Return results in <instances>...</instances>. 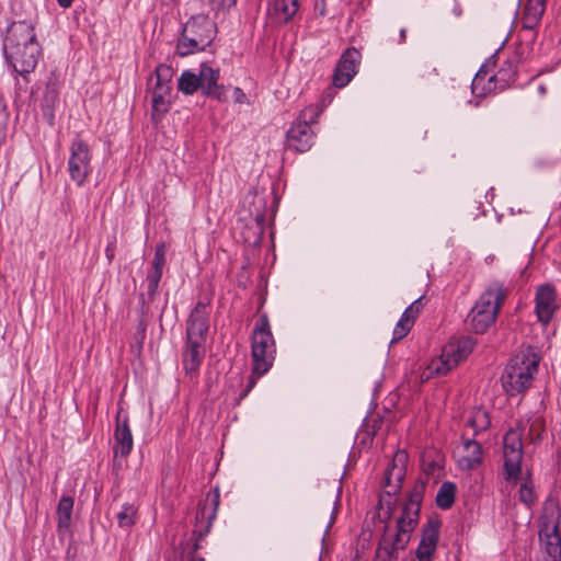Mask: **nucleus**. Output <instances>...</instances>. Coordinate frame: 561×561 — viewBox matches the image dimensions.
<instances>
[{
    "instance_id": "23",
    "label": "nucleus",
    "mask_w": 561,
    "mask_h": 561,
    "mask_svg": "<svg viewBox=\"0 0 561 561\" xmlns=\"http://www.w3.org/2000/svg\"><path fill=\"white\" fill-rule=\"evenodd\" d=\"M477 342L471 336H462L445 345V356L454 355L459 364L473 351Z\"/></svg>"
},
{
    "instance_id": "47",
    "label": "nucleus",
    "mask_w": 561,
    "mask_h": 561,
    "mask_svg": "<svg viewBox=\"0 0 561 561\" xmlns=\"http://www.w3.org/2000/svg\"><path fill=\"white\" fill-rule=\"evenodd\" d=\"M405 39H407V28L403 27L399 32V43L403 44V43H405Z\"/></svg>"
},
{
    "instance_id": "49",
    "label": "nucleus",
    "mask_w": 561,
    "mask_h": 561,
    "mask_svg": "<svg viewBox=\"0 0 561 561\" xmlns=\"http://www.w3.org/2000/svg\"><path fill=\"white\" fill-rule=\"evenodd\" d=\"M538 90H539L540 94H545V93H546V91H547L546 87H545V85H542V84H541V85H539Z\"/></svg>"
},
{
    "instance_id": "22",
    "label": "nucleus",
    "mask_w": 561,
    "mask_h": 561,
    "mask_svg": "<svg viewBox=\"0 0 561 561\" xmlns=\"http://www.w3.org/2000/svg\"><path fill=\"white\" fill-rule=\"evenodd\" d=\"M463 448L466 455L460 458L459 466L465 470L477 469L483 460V450L481 444L478 443L474 438H466L463 439Z\"/></svg>"
},
{
    "instance_id": "35",
    "label": "nucleus",
    "mask_w": 561,
    "mask_h": 561,
    "mask_svg": "<svg viewBox=\"0 0 561 561\" xmlns=\"http://www.w3.org/2000/svg\"><path fill=\"white\" fill-rule=\"evenodd\" d=\"M414 323L415 322L403 312L393 329L391 343H397L405 337L413 328Z\"/></svg>"
},
{
    "instance_id": "27",
    "label": "nucleus",
    "mask_w": 561,
    "mask_h": 561,
    "mask_svg": "<svg viewBox=\"0 0 561 561\" xmlns=\"http://www.w3.org/2000/svg\"><path fill=\"white\" fill-rule=\"evenodd\" d=\"M199 72L195 73L191 70H184L178 81V90L185 95H192L199 90Z\"/></svg>"
},
{
    "instance_id": "16",
    "label": "nucleus",
    "mask_w": 561,
    "mask_h": 561,
    "mask_svg": "<svg viewBox=\"0 0 561 561\" xmlns=\"http://www.w3.org/2000/svg\"><path fill=\"white\" fill-rule=\"evenodd\" d=\"M209 329V302L198 301L186 321V339L206 340Z\"/></svg>"
},
{
    "instance_id": "10",
    "label": "nucleus",
    "mask_w": 561,
    "mask_h": 561,
    "mask_svg": "<svg viewBox=\"0 0 561 561\" xmlns=\"http://www.w3.org/2000/svg\"><path fill=\"white\" fill-rule=\"evenodd\" d=\"M113 437V470L118 471L122 467L118 458H127L134 447V438L129 426V417L127 413H123L122 408L118 409L115 416V430Z\"/></svg>"
},
{
    "instance_id": "33",
    "label": "nucleus",
    "mask_w": 561,
    "mask_h": 561,
    "mask_svg": "<svg viewBox=\"0 0 561 561\" xmlns=\"http://www.w3.org/2000/svg\"><path fill=\"white\" fill-rule=\"evenodd\" d=\"M170 99L167 96L152 95L151 98V118L158 123L170 110Z\"/></svg>"
},
{
    "instance_id": "40",
    "label": "nucleus",
    "mask_w": 561,
    "mask_h": 561,
    "mask_svg": "<svg viewBox=\"0 0 561 561\" xmlns=\"http://www.w3.org/2000/svg\"><path fill=\"white\" fill-rule=\"evenodd\" d=\"M236 2L237 0H210L213 8L218 11L230 9Z\"/></svg>"
},
{
    "instance_id": "29",
    "label": "nucleus",
    "mask_w": 561,
    "mask_h": 561,
    "mask_svg": "<svg viewBox=\"0 0 561 561\" xmlns=\"http://www.w3.org/2000/svg\"><path fill=\"white\" fill-rule=\"evenodd\" d=\"M546 9V0H528L525 10L524 16L528 26L530 27L533 24H537L541 19Z\"/></svg>"
},
{
    "instance_id": "46",
    "label": "nucleus",
    "mask_w": 561,
    "mask_h": 561,
    "mask_svg": "<svg viewBox=\"0 0 561 561\" xmlns=\"http://www.w3.org/2000/svg\"><path fill=\"white\" fill-rule=\"evenodd\" d=\"M56 1L59 4V7H61L64 9L70 8L73 2V0H56Z\"/></svg>"
},
{
    "instance_id": "20",
    "label": "nucleus",
    "mask_w": 561,
    "mask_h": 561,
    "mask_svg": "<svg viewBox=\"0 0 561 561\" xmlns=\"http://www.w3.org/2000/svg\"><path fill=\"white\" fill-rule=\"evenodd\" d=\"M299 0H273L268 3L267 16L273 24H286L299 10Z\"/></svg>"
},
{
    "instance_id": "4",
    "label": "nucleus",
    "mask_w": 561,
    "mask_h": 561,
    "mask_svg": "<svg viewBox=\"0 0 561 561\" xmlns=\"http://www.w3.org/2000/svg\"><path fill=\"white\" fill-rule=\"evenodd\" d=\"M540 359V356L533 347L520 352L512 359L501 376L504 392L510 397H514L527 390L531 385L534 376L538 373Z\"/></svg>"
},
{
    "instance_id": "37",
    "label": "nucleus",
    "mask_w": 561,
    "mask_h": 561,
    "mask_svg": "<svg viewBox=\"0 0 561 561\" xmlns=\"http://www.w3.org/2000/svg\"><path fill=\"white\" fill-rule=\"evenodd\" d=\"M496 55H492L488 61L485 64H483L479 71L477 72L476 77L473 78V81H472V89L473 91L478 88V85L480 84L481 81L484 80V78L489 75L490 72V68L491 67H494L495 64H496Z\"/></svg>"
},
{
    "instance_id": "6",
    "label": "nucleus",
    "mask_w": 561,
    "mask_h": 561,
    "mask_svg": "<svg viewBox=\"0 0 561 561\" xmlns=\"http://www.w3.org/2000/svg\"><path fill=\"white\" fill-rule=\"evenodd\" d=\"M216 24L205 14L193 15L182 28L181 37L176 44V53L187 56L205 50L216 36Z\"/></svg>"
},
{
    "instance_id": "31",
    "label": "nucleus",
    "mask_w": 561,
    "mask_h": 561,
    "mask_svg": "<svg viewBox=\"0 0 561 561\" xmlns=\"http://www.w3.org/2000/svg\"><path fill=\"white\" fill-rule=\"evenodd\" d=\"M458 365L454 355L445 356V347L442 351L439 358L432 360L428 368L436 375H446L454 367Z\"/></svg>"
},
{
    "instance_id": "18",
    "label": "nucleus",
    "mask_w": 561,
    "mask_h": 561,
    "mask_svg": "<svg viewBox=\"0 0 561 561\" xmlns=\"http://www.w3.org/2000/svg\"><path fill=\"white\" fill-rule=\"evenodd\" d=\"M539 538L547 554L552 561H558L561 558V535L558 523L541 522Z\"/></svg>"
},
{
    "instance_id": "12",
    "label": "nucleus",
    "mask_w": 561,
    "mask_h": 561,
    "mask_svg": "<svg viewBox=\"0 0 561 561\" xmlns=\"http://www.w3.org/2000/svg\"><path fill=\"white\" fill-rule=\"evenodd\" d=\"M557 298L558 294L553 285L547 283L537 287L534 299L535 314L542 327H547L556 316L559 309Z\"/></svg>"
},
{
    "instance_id": "48",
    "label": "nucleus",
    "mask_w": 561,
    "mask_h": 561,
    "mask_svg": "<svg viewBox=\"0 0 561 561\" xmlns=\"http://www.w3.org/2000/svg\"><path fill=\"white\" fill-rule=\"evenodd\" d=\"M139 330H140L142 333H145V331H146V322H145V320H144V319H141V320H140V322H139Z\"/></svg>"
},
{
    "instance_id": "19",
    "label": "nucleus",
    "mask_w": 561,
    "mask_h": 561,
    "mask_svg": "<svg viewBox=\"0 0 561 561\" xmlns=\"http://www.w3.org/2000/svg\"><path fill=\"white\" fill-rule=\"evenodd\" d=\"M59 89L60 84L58 79L51 76L46 83L41 101L42 115L49 126L55 125V111L59 105Z\"/></svg>"
},
{
    "instance_id": "32",
    "label": "nucleus",
    "mask_w": 561,
    "mask_h": 561,
    "mask_svg": "<svg viewBox=\"0 0 561 561\" xmlns=\"http://www.w3.org/2000/svg\"><path fill=\"white\" fill-rule=\"evenodd\" d=\"M137 507L130 503H124L117 513V524L121 528H130L137 520Z\"/></svg>"
},
{
    "instance_id": "42",
    "label": "nucleus",
    "mask_w": 561,
    "mask_h": 561,
    "mask_svg": "<svg viewBox=\"0 0 561 561\" xmlns=\"http://www.w3.org/2000/svg\"><path fill=\"white\" fill-rule=\"evenodd\" d=\"M171 90L172 87H163L162 84H159V87L153 85V88H149L151 95H160L167 98H170Z\"/></svg>"
},
{
    "instance_id": "5",
    "label": "nucleus",
    "mask_w": 561,
    "mask_h": 561,
    "mask_svg": "<svg viewBox=\"0 0 561 561\" xmlns=\"http://www.w3.org/2000/svg\"><path fill=\"white\" fill-rule=\"evenodd\" d=\"M507 295L508 289L499 280L486 286L468 314L469 325L474 333H484L495 322Z\"/></svg>"
},
{
    "instance_id": "43",
    "label": "nucleus",
    "mask_w": 561,
    "mask_h": 561,
    "mask_svg": "<svg viewBox=\"0 0 561 561\" xmlns=\"http://www.w3.org/2000/svg\"><path fill=\"white\" fill-rule=\"evenodd\" d=\"M233 99H234V102L239 103V104H243L247 102V95L243 92V90L240 89L239 87H236L233 89Z\"/></svg>"
},
{
    "instance_id": "45",
    "label": "nucleus",
    "mask_w": 561,
    "mask_h": 561,
    "mask_svg": "<svg viewBox=\"0 0 561 561\" xmlns=\"http://www.w3.org/2000/svg\"><path fill=\"white\" fill-rule=\"evenodd\" d=\"M314 11L319 16L327 15V4L324 0L317 1L314 4Z\"/></svg>"
},
{
    "instance_id": "28",
    "label": "nucleus",
    "mask_w": 561,
    "mask_h": 561,
    "mask_svg": "<svg viewBox=\"0 0 561 561\" xmlns=\"http://www.w3.org/2000/svg\"><path fill=\"white\" fill-rule=\"evenodd\" d=\"M467 425L473 430L474 436L486 431L491 425L489 412L481 408L474 410L468 419Z\"/></svg>"
},
{
    "instance_id": "3",
    "label": "nucleus",
    "mask_w": 561,
    "mask_h": 561,
    "mask_svg": "<svg viewBox=\"0 0 561 561\" xmlns=\"http://www.w3.org/2000/svg\"><path fill=\"white\" fill-rule=\"evenodd\" d=\"M252 374L249 376L245 388L241 391L238 402L243 400L254 388L257 379L265 375L275 358L276 346L266 313L257 318L251 337Z\"/></svg>"
},
{
    "instance_id": "34",
    "label": "nucleus",
    "mask_w": 561,
    "mask_h": 561,
    "mask_svg": "<svg viewBox=\"0 0 561 561\" xmlns=\"http://www.w3.org/2000/svg\"><path fill=\"white\" fill-rule=\"evenodd\" d=\"M173 77V69L171 66L167 64H160L157 66L153 75L149 79V83H151L152 79H156L154 85L159 87L162 84L163 87H171V80Z\"/></svg>"
},
{
    "instance_id": "51",
    "label": "nucleus",
    "mask_w": 561,
    "mask_h": 561,
    "mask_svg": "<svg viewBox=\"0 0 561 561\" xmlns=\"http://www.w3.org/2000/svg\"><path fill=\"white\" fill-rule=\"evenodd\" d=\"M16 85L21 88V82L19 80H16Z\"/></svg>"
},
{
    "instance_id": "36",
    "label": "nucleus",
    "mask_w": 561,
    "mask_h": 561,
    "mask_svg": "<svg viewBox=\"0 0 561 561\" xmlns=\"http://www.w3.org/2000/svg\"><path fill=\"white\" fill-rule=\"evenodd\" d=\"M422 470L423 472L430 477V476H434L436 471L440 470L442 468V465H440V459L439 457L437 458H433L431 456V454H424L422 456Z\"/></svg>"
},
{
    "instance_id": "39",
    "label": "nucleus",
    "mask_w": 561,
    "mask_h": 561,
    "mask_svg": "<svg viewBox=\"0 0 561 561\" xmlns=\"http://www.w3.org/2000/svg\"><path fill=\"white\" fill-rule=\"evenodd\" d=\"M158 282L146 280L148 302H152L156 299L159 289Z\"/></svg>"
},
{
    "instance_id": "13",
    "label": "nucleus",
    "mask_w": 561,
    "mask_h": 561,
    "mask_svg": "<svg viewBox=\"0 0 561 561\" xmlns=\"http://www.w3.org/2000/svg\"><path fill=\"white\" fill-rule=\"evenodd\" d=\"M360 53L355 47L347 48L340 57L332 77L333 85L336 88L346 87L358 71Z\"/></svg>"
},
{
    "instance_id": "14",
    "label": "nucleus",
    "mask_w": 561,
    "mask_h": 561,
    "mask_svg": "<svg viewBox=\"0 0 561 561\" xmlns=\"http://www.w3.org/2000/svg\"><path fill=\"white\" fill-rule=\"evenodd\" d=\"M442 522L430 517L422 527V537L415 550L417 561H432L436 552Z\"/></svg>"
},
{
    "instance_id": "1",
    "label": "nucleus",
    "mask_w": 561,
    "mask_h": 561,
    "mask_svg": "<svg viewBox=\"0 0 561 561\" xmlns=\"http://www.w3.org/2000/svg\"><path fill=\"white\" fill-rule=\"evenodd\" d=\"M408 459L409 456L405 450H398L385 472L383 485L390 488V490H386L380 495L377 505V517L385 526L378 540L374 561L398 560L400 553L407 549L412 534L419 525L421 506L427 485V480L423 479L415 481L412 490L408 493V499L402 503L401 514L396 520V531L391 533L389 526L396 505L392 495H396L401 489V483L407 473Z\"/></svg>"
},
{
    "instance_id": "44",
    "label": "nucleus",
    "mask_w": 561,
    "mask_h": 561,
    "mask_svg": "<svg viewBox=\"0 0 561 561\" xmlns=\"http://www.w3.org/2000/svg\"><path fill=\"white\" fill-rule=\"evenodd\" d=\"M105 256L107 261L111 263L115 256V240L108 242L105 248Z\"/></svg>"
},
{
    "instance_id": "7",
    "label": "nucleus",
    "mask_w": 561,
    "mask_h": 561,
    "mask_svg": "<svg viewBox=\"0 0 561 561\" xmlns=\"http://www.w3.org/2000/svg\"><path fill=\"white\" fill-rule=\"evenodd\" d=\"M220 504V491L216 486L211 489L205 499L198 504L196 511V525L192 534L193 543L188 549V561H196L194 554L201 549L199 541L210 531L213 522L216 519L217 511ZM181 561H184L183 559ZM197 561H204L199 558Z\"/></svg>"
},
{
    "instance_id": "17",
    "label": "nucleus",
    "mask_w": 561,
    "mask_h": 561,
    "mask_svg": "<svg viewBox=\"0 0 561 561\" xmlns=\"http://www.w3.org/2000/svg\"><path fill=\"white\" fill-rule=\"evenodd\" d=\"M522 58L523 54L519 50H515L502 62L497 72L489 78V83L494 82V88H499L500 90L514 85Z\"/></svg>"
},
{
    "instance_id": "21",
    "label": "nucleus",
    "mask_w": 561,
    "mask_h": 561,
    "mask_svg": "<svg viewBox=\"0 0 561 561\" xmlns=\"http://www.w3.org/2000/svg\"><path fill=\"white\" fill-rule=\"evenodd\" d=\"M205 341L186 339L183 352V368L186 374L197 373L205 356Z\"/></svg>"
},
{
    "instance_id": "30",
    "label": "nucleus",
    "mask_w": 561,
    "mask_h": 561,
    "mask_svg": "<svg viewBox=\"0 0 561 561\" xmlns=\"http://www.w3.org/2000/svg\"><path fill=\"white\" fill-rule=\"evenodd\" d=\"M518 499L528 508H531L537 502L535 485L529 472L526 474V478L524 479L523 483L519 486Z\"/></svg>"
},
{
    "instance_id": "25",
    "label": "nucleus",
    "mask_w": 561,
    "mask_h": 561,
    "mask_svg": "<svg viewBox=\"0 0 561 561\" xmlns=\"http://www.w3.org/2000/svg\"><path fill=\"white\" fill-rule=\"evenodd\" d=\"M72 510L73 499L67 495L61 496L57 506V528L59 533L69 530L71 525Z\"/></svg>"
},
{
    "instance_id": "38",
    "label": "nucleus",
    "mask_w": 561,
    "mask_h": 561,
    "mask_svg": "<svg viewBox=\"0 0 561 561\" xmlns=\"http://www.w3.org/2000/svg\"><path fill=\"white\" fill-rule=\"evenodd\" d=\"M423 298L424 296L419 297L403 311L414 322L424 308Z\"/></svg>"
},
{
    "instance_id": "24",
    "label": "nucleus",
    "mask_w": 561,
    "mask_h": 561,
    "mask_svg": "<svg viewBox=\"0 0 561 561\" xmlns=\"http://www.w3.org/2000/svg\"><path fill=\"white\" fill-rule=\"evenodd\" d=\"M165 256L167 244L164 242H160L156 245L151 267L147 271L146 280H153L160 283L163 274V268L167 263Z\"/></svg>"
},
{
    "instance_id": "41",
    "label": "nucleus",
    "mask_w": 561,
    "mask_h": 561,
    "mask_svg": "<svg viewBox=\"0 0 561 561\" xmlns=\"http://www.w3.org/2000/svg\"><path fill=\"white\" fill-rule=\"evenodd\" d=\"M543 431H545V425L540 419H536L535 421H533L530 428H529V434H533L534 432H536V439L540 440L542 438L541 433Z\"/></svg>"
},
{
    "instance_id": "9",
    "label": "nucleus",
    "mask_w": 561,
    "mask_h": 561,
    "mask_svg": "<svg viewBox=\"0 0 561 561\" xmlns=\"http://www.w3.org/2000/svg\"><path fill=\"white\" fill-rule=\"evenodd\" d=\"M68 172L70 179L78 185L83 186L92 172V153L89 145L77 135L69 147Z\"/></svg>"
},
{
    "instance_id": "50",
    "label": "nucleus",
    "mask_w": 561,
    "mask_h": 561,
    "mask_svg": "<svg viewBox=\"0 0 561 561\" xmlns=\"http://www.w3.org/2000/svg\"><path fill=\"white\" fill-rule=\"evenodd\" d=\"M140 300H141V305L144 307L146 305L145 295L144 294H140Z\"/></svg>"
},
{
    "instance_id": "15",
    "label": "nucleus",
    "mask_w": 561,
    "mask_h": 561,
    "mask_svg": "<svg viewBox=\"0 0 561 561\" xmlns=\"http://www.w3.org/2000/svg\"><path fill=\"white\" fill-rule=\"evenodd\" d=\"M199 82L202 95L210 99H215L219 102H226L228 99V88L224 84H219L218 80L220 77L219 69H215L207 64L203 62L199 67Z\"/></svg>"
},
{
    "instance_id": "11",
    "label": "nucleus",
    "mask_w": 561,
    "mask_h": 561,
    "mask_svg": "<svg viewBox=\"0 0 561 561\" xmlns=\"http://www.w3.org/2000/svg\"><path fill=\"white\" fill-rule=\"evenodd\" d=\"M307 111L298 117L286 133V146L296 152H307L314 144L316 134L307 121Z\"/></svg>"
},
{
    "instance_id": "26",
    "label": "nucleus",
    "mask_w": 561,
    "mask_h": 561,
    "mask_svg": "<svg viewBox=\"0 0 561 561\" xmlns=\"http://www.w3.org/2000/svg\"><path fill=\"white\" fill-rule=\"evenodd\" d=\"M456 491L457 486L454 482H443L436 494V505L442 510H449L455 503Z\"/></svg>"
},
{
    "instance_id": "8",
    "label": "nucleus",
    "mask_w": 561,
    "mask_h": 561,
    "mask_svg": "<svg viewBox=\"0 0 561 561\" xmlns=\"http://www.w3.org/2000/svg\"><path fill=\"white\" fill-rule=\"evenodd\" d=\"M523 434L524 430L517 426L510 428L503 437V470L504 479L508 482H517L522 477V461L524 458Z\"/></svg>"
},
{
    "instance_id": "2",
    "label": "nucleus",
    "mask_w": 561,
    "mask_h": 561,
    "mask_svg": "<svg viewBox=\"0 0 561 561\" xmlns=\"http://www.w3.org/2000/svg\"><path fill=\"white\" fill-rule=\"evenodd\" d=\"M2 50L8 66L27 85L28 76L36 69L43 56L34 23L27 20L12 22L7 28Z\"/></svg>"
}]
</instances>
